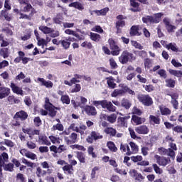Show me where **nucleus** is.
Masks as SVG:
<instances>
[{"mask_svg": "<svg viewBox=\"0 0 182 182\" xmlns=\"http://www.w3.org/2000/svg\"><path fill=\"white\" fill-rule=\"evenodd\" d=\"M158 75H159L160 77L163 79H167V72L164 69H161L157 72Z\"/></svg>", "mask_w": 182, "mask_h": 182, "instance_id": "69168bd1", "label": "nucleus"}, {"mask_svg": "<svg viewBox=\"0 0 182 182\" xmlns=\"http://www.w3.org/2000/svg\"><path fill=\"white\" fill-rule=\"evenodd\" d=\"M16 182H26V178H25V176L23 173H17L16 177Z\"/></svg>", "mask_w": 182, "mask_h": 182, "instance_id": "6e6d98bb", "label": "nucleus"}, {"mask_svg": "<svg viewBox=\"0 0 182 182\" xmlns=\"http://www.w3.org/2000/svg\"><path fill=\"white\" fill-rule=\"evenodd\" d=\"M154 159H156L157 164H159V166H162L163 167H166L167 164H170V163H171V160H170L169 157L155 155Z\"/></svg>", "mask_w": 182, "mask_h": 182, "instance_id": "9d476101", "label": "nucleus"}, {"mask_svg": "<svg viewBox=\"0 0 182 182\" xmlns=\"http://www.w3.org/2000/svg\"><path fill=\"white\" fill-rule=\"evenodd\" d=\"M158 153H159L161 156H168V157H171L172 160L176 159V152H173L171 149L160 147L158 148Z\"/></svg>", "mask_w": 182, "mask_h": 182, "instance_id": "1a4fd4ad", "label": "nucleus"}, {"mask_svg": "<svg viewBox=\"0 0 182 182\" xmlns=\"http://www.w3.org/2000/svg\"><path fill=\"white\" fill-rule=\"evenodd\" d=\"M136 99L141 103L143 106L146 107H150V106H153V98L149 94H139L136 97Z\"/></svg>", "mask_w": 182, "mask_h": 182, "instance_id": "39448f33", "label": "nucleus"}, {"mask_svg": "<svg viewBox=\"0 0 182 182\" xmlns=\"http://www.w3.org/2000/svg\"><path fill=\"white\" fill-rule=\"evenodd\" d=\"M145 69H150L151 68V60L150 58H145L144 60Z\"/></svg>", "mask_w": 182, "mask_h": 182, "instance_id": "0e129e2a", "label": "nucleus"}, {"mask_svg": "<svg viewBox=\"0 0 182 182\" xmlns=\"http://www.w3.org/2000/svg\"><path fill=\"white\" fill-rule=\"evenodd\" d=\"M136 60L134 54L129 52V50H124L119 57V60L122 65H127L129 62H133Z\"/></svg>", "mask_w": 182, "mask_h": 182, "instance_id": "20e7f679", "label": "nucleus"}, {"mask_svg": "<svg viewBox=\"0 0 182 182\" xmlns=\"http://www.w3.org/2000/svg\"><path fill=\"white\" fill-rule=\"evenodd\" d=\"M166 48L168 49V50H172V52H178V48H177L176 44H173V43H170L166 45Z\"/></svg>", "mask_w": 182, "mask_h": 182, "instance_id": "8fccbe9b", "label": "nucleus"}, {"mask_svg": "<svg viewBox=\"0 0 182 182\" xmlns=\"http://www.w3.org/2000/svg\"><path fill=\"white\" fill-rule=\"evenodd\" d=\"M9 161V156L8 155V153L3 152L0 155V174L2 176V167H4V170L5 171H10L12 173L14 171V168L15 167V165L12 163H8Z\"/></svg>", "mask_w": 182, "mask_h": 182, "instance_id": "f257e3e1", "label": "nucleus"}, {"mask_svg": "<svg viewBox=\"0 0 182 182\" xmlns=\"http://www.w3.org/2000/svg\"><path fill=\"white\" fill-rule=\"evenodd\" d=\"M109 65L111 69H117L119 68V65H117V63H116V60H114V58H112L109 60Z\"/></svg>", "mask_w": 182, "mask_h": 182, "instance_id": "13d9d810", "label": "nucleus"}, {"mask_svg": "<svg viewBox=\"0 0 182 182\" xmlns=\"http://www.w3.org/2000/svg\"><path fill=\"white\" fill-rule=\"evenodd\" d=\"M107 120L109 123H115L117 120V115L116 114H111L109 116L107 117Z\"/></svg>", "mask_w": 182, "mask_h": 182, "instance_id": "3c124183", "label": "nucleus"}, {"mask_svg": "<svg viewBox=\"0 0 182 182\" xmlns=\"http://www.w3.org/2000/svg\"><path fill=\"white\" fill-rule=\"evenodd\" d=\"M75 157L82 164H85L86 163V154L82 151H76Z\"/></svg>", "mask_w": 182, "mask_h": 182, "instance_id": "b1692460", "label": "nucleus"}, {"mask_svg": "<svg viewBox=\"0 0 182 182\" xmlns=\"http://www.w3.org/2000/svg\"><path fill=\"white\" fill-rule=\"evenodd\" d=\"M8 102L10 103V105H16L21 102V100L14 95H10L7 97Z\"/></svg>", "mask_w": 182, "mask_h": 182, "instance_id": "a19ab883", "label": "nucleus"}, {"mask_svg": "<svg viewBox=\"0 0 182 182\" xmlns=\"http://www.w3.org/2000/svg\"><path fill=\"white\" fill-rule=\"evenodd\" d=\"M104 132L105 133H106V134H109L111 137L116 136V134L117 133L116 129L113 127H107L105 129Z\"/></svg>", "mask_w": 182, "mask_h": 182, "instance_id": "c85d7f7f", "label": "nucleus"}, {"mask_svg": "<svg viewBox=\"0 0 182 182\" xmlns=\"http://www.w3.org/2000/svg\"><path fill=\"white\" fill-rule=\"evenodd\" d=\"M10 87L13 92V93H16V95H20L21 96H23V90L21 87H18L16 84L14 82H11Z\"/></svg>", "mask_w": 182, "mask_h": 182, "instance_id": "dca6fc26", "label": "nucleus"}, {"mask_svg": "<svg viewBox=\"0 0 182 182\" xmlns=\"http://www.w3.org/2000/svg\"><path fill=\"white\" fill-rule=\"evenodd\" d=\"M130 119V115L119 117L117 118V127H127V121Z\"/></svg>", "mask_w": 182, "mask_h": 182, "instance_id": "f8f14e48", "label": "nucleus"}, {"mask_svg": "<svg viewBox=\"0 0 182 182\" xmlns=\"http://www.w3.org/2000/svg\"><path fill=\"white\" fill-rule=\"evenodd\" d=\"M134 53H137L138 56H139V58H141L142 59H144V58H147V51L146 50L134 51Z\"/></svg>", "mask_w": 182, "mask_h": 182, "instance_id": "052dcab7", "label": "nucleus"}, {"mask_svg": "<svg viewBox=\"0 0 182 182\" xmlns=\"http://www.w3.org/2000/svg\"><path fill=\"white\" fill-rule=\"evenodd\" d=\"M37 82H40V85L44 86L47 89H52L53 87V82L50 80H46L45 78L38 77Z\"/></svg>", "mask_w": 182, "mask_h": 182, "instance_id": "4468645a", "label": "nucleus"}, {"mask_svg": "<svg viewBox=\"0 0 182 182\" xmlns=\"http://www.w3.org/2000/svg\"><path fill=\"white\" fill-rule=\"evenodd\" d=\"M109 11H110L109 7H105L104 9H102L101 10H94L93 12L94 14H96L97 16H106Z\"/></svg>", "mask_w": 182, "mask_h": 182, "instance_id": "bb28decb", "label": "nucleus"}, {"mask_svg": "<svg viewBox=\"0 0 182 182\" xmlns=\"http://www.w3.org/2000/svg\"><path fill=\"white\" fill-rule=\"evenodd\" d=\"M38 141L41 144H44L45 146H50V144H52L49 139L45 134L38 136Z\"/></svg>", "mask_w": 182, "mask_h": 182, "instance_id": "393cba45", "label": "nucleus"}, {"mask_svg": "<svg viewBox=\"0 0 182 182\" xmlns=\"http://www.w3.org/2000/svg\"><path fill=\"white\" fill-rule=\"evenodd\" d=\"M11 95V89L6 87H0V99H5Z\"/></svg>", "mask_w": 182, "mask_h": 182, "instance_id": "f3484780", "label": "nucleus"}, {"mask_svg": "<svg viewBox=\"0 0 182 182\" xmlns=\"http://www.w3.org/2000/svg\"><path fill=\"white\" fill-rule=\"evenodd\" d=\"M84 110L88 116H96L97 114V111H96V108L93 106L86 105Z\"/></svg>", "mask_w": 182, "mask_h": 182, "instance_id": "a211bd4d", "label": "nucleus"}, {"mask_svg": "<svg viewBox=\"0 0 182 182\" xmlns=\"http://www.w3.org/2000/svg\"><path fill=\"white\" fill-rule=\"evenodd\" d=\"M64 140L66 144H75L77 143V134L73 132L69 136H65Z\"/></svg>", "mask_w": 182, "mask_h": 182, "instance_id": "9b49d317", "label": "nucleus"}, {"mask_svg": "<svg viewBox=\"0 0 182 182\" xmlns=\"http://www.w3.org/2000/svg\"><path fill=\"white\" fill-rule=\"evenodd\" d=\"M90 39H91V41H93V42H100L102 39V36L98 33L91 32L90 33Z\"/></svg>", "mask_w": 182, "mask_h": 182, "instance_id": "2f4dec72", "label": "nucleus"}, {"mask_svg": "<svg viewBox=\"0 0 182 182\" xmlns=\"http://www.w3.org/2000/svg\"><path fill=\"white\" fill-rule=\"evenodd\" d=\"M132 122H133L136 126H139V124H143V123L146 122V119L141 118L137 115H132Z\"/></svg>", "mask_w": 182, "mask_h": 182, "instance_id": "a878e982", "label": "nucleus"}, {"mask_svg": "<svg viewBox=\"0 0 182 182\" xmlns=\"http://www.w3.org/2000/svg\"><path fill=\"white\" fill-rule=\"evenodd\" d=\"M107 146L108 147L109 150L112 151V153H116L117 151V147L114 142L109 141L107 143Z\"/></svg>", "mask_w": 182, "mask_h": 182, "instance_id": "e433bc0d", "label": "nucleus"}, {"mask_svg": "<svg viewBox=\"0 0 182 182\" xmlns=\"http://www.w3.org/2000/svg\"><path fill=\"white\" fill-rule=\"evenodd\" d=\"M53 21L54 23H56V25H61L62 21H63V16H62V14H57L56 16L53 18Z\"/></svg>", "mask_w": 182, "mask_h": 182, "instance_id": "f704fd0d", "label": "nucleus"}, {"mask_svg": "<svg viewBox=\"0 0 182 182\" xmlns=\"http://www.w3.org/2000/svg\"><path fill=\"white\" fill-rule=\"evenodd\" d=\"M160 112L162 116H168L171 114V110L167 107H161Z\"/></svg>", "mask_w": 182, "mask_h": 182, "instance_id": "de8ad7c7", "label": "nucleus"}, {"mask_svg": "<svg viewBox=\"0 0 182 182\" xmlns=\"http://www.w3.org/2000/svg\"><path fill=\"white\" fill-rule=\"evenodd\" d=\"M130 5L132 6V8L129 9L132 12H140L141 11L140 4L136 2L135 0H130Z\"/></svg>", "mask_w": 182, "mask_h": 182, "instance_id": "4be33fe9", "label": "nucleus"}, {"mask_svg": "<svg viewBox=\"0 0 182 182\" xmlns=\"http://www.w3.org/2000/svg\"><path fill=\"white\" fill-rule=\"evenodd\" d=\"M164 15L163 13H156L154 14V16H145L142 17V22L146 25L160 23V22H161V17Z\"/></svg>", "mask_w": 182, "mask_h": 182, "instance_id": "7ed1b4c3", "label": "nucleus"}, {"mask_svg": "<svg viewBox=\"0 0 182 182\" xmlns=\"http://www.w3.org/2000/svg\"><path fill=\"white\" fill-rule=\"evenodd\" d=\"M121 106L124 107V109H126V110H129V109L132 107V102H130V100L128 99L124 98L121 101Z\"/></svg>", "mask_w": 182, "mask_h": 182, "instance_id": "c756f323", "label": "nucleus"}, {"mask_svg": "<svg viewBox=\"0 0 182 182\" xmlns=\"http://www.w3.org/2000/svg\"><path fill=\"white\" fill-rule=\"evenodd\" d=\"M135 132L138 133V134H148L150 129L146 125H141L135 128Z\"/></svg>", "mask_w": 182, "mask_h": 182, "instance_id": "412c9836", "label": "nucleus"}, {"mask_svg": "<svg viewBox=\"0 0 182 182\" xmlns=\"http://www.w3.org/2000/svg\"><path fill=\"white\" fill-rule=\"evenodd\" d=\"M108 43L112 51L109 48L102 46V50L105 55H112V56H119L120 55V48L116 44V41L113 38L108 39Z\"/></svg>", "mask_w": 182, "mask_h": 182, "instance_id": "f03ea898", "label": "nucleus"}, {"mask_svg": "<svg viewBox=\"0 0 182 182\" xmlns=\"http://www.w3.org/2000/svg\"><path fill=\"white\" fill-rule=\"evenodd\" d=\"M102 109H106L107 110H108V112H116L117 107L113 105V103H112V102L105 100Z\"/></svg>", "mask_w": 182, "mask_h": 182, "instance_id": "6ab92c4d", "label": "nucleus"}, {"mask_svg": "<svg viewBox=\"0 0 182 182\" xmlns=\"http://www.w3.org/2000/svg\"><path fill=\"white\" fill-rule=\"evenodd\" d=\"M63 171H64L65 174H67V176H73L75 169H73L72 165L67 164V165L63 167Z\"/></svg>", "mask_w": 182, "mask_h": 182, "instance_id": "5701e85b", "label": "nucleus"}, {"mask_svg": "<svg viewBox=\"0 0 182 182\" xmlns=\"http://www.w3.org/2000/svg\"><path fill=\"white\" fill-rule=\"evenodd\" d=\"M126 26V21H117L115 23V28L117 31V33L122 32V28H124Z\"/></svg>", "mask_w": 182, "mask_h": 182, "instance_id": "72a5a7b5", "label": "nucleus"}, {"mask_svg": "<svg viewBox=\"0 0 182 182\" xmlns=\"http://www.w3.org/2000/svg\"><path fill=\"white\" fill-rule=\"evenodd\" d=\"M45 109L48 112L50 117H55L58 113L57 110H59V108L58 107H55L53 105L50 106L46 105Z\"/></svg>", "mask_w": 182, "mask_h": 182, "instance_id": "2eb2a0df", "label": "nucleus"}, {"mask_svg": "<svg viewBox=\"0 0 182 182\" xmlns=\"http://www.w3.org/2000/svg\"><path fill=\"white\" fill-rule=\"evenodd\" d=\"M36 173L37 177H44V176H46V171H42L41 167H38Z\"/></svg>", "mask_w": 182, "mask_h": 182, "instance_id": "864d4df0", "label": "nucleus"}, {"mask_svg": "<svg viewBox=\"0 0 182 182\" xmlns=\"http://www.w3.org/2000/svg\"><path fill=\"white\" fill-rule=\"evenodd\" d=\"M61 102L62 103H64L65 105H70V98L69 97V95H62L61 96Z\"/></svg>", "mask_w": 182, "mask_h": 182, "instance_id": "bf43d9fd", "label": "nucleus"}, {"mask_svg": "<svg viewBox=\"0 0 182 182\" xmlns=\"http://www.w3.org/2000/svg\"><path fill=\"white\" fill-rule=\"evenodd\" d=\"M160 122H161L160 117H159V116L156 117L154 115L149 116V122L150 123H154V124H160Z\"/></svg>", "mask_w": 182, "mask_h": 182, "instance_id": "c9c22d12", "label": "nucleus"}, {"mask_svg": "<svg viewBox=\"0 0 182 182\" xmlns=\"http://www.w3.org/2000/svg\"><path fill=\"white\" fill-rule=\"evenodd\" d=\"M48 139H50L51 143L53 144H60V137H56L53 135H50L48 136Z\"/></svg>", "mask_w": 182, "mask_h": 182, "instance_id": "49530a36", "label": "nucleus"}, {"mask_svg": "<svg viewBox=\"0 0 182 182\" xmlns=\"http://www.w3.org/2000/svg\"><path fill=\"white\" fill-rule=\"evenodd\" d=\"M165 82H166V87L173 88L176 87V80L171 78L166 79Z\"/></svg>", "mask_w": 182, "mask_h": 182, "instance_id": "79ce46f5", "label": "nucleus"}, {"mask_svg": "<svg viewBox=\"0 0 182 182\" xmlns=\"http://www.w3.org/2000/svg\"><path fill=\"white\" fill-rule=\"evenodd\" d=\"M140 31V26L134 25L129 29V35L131 37L133 36H141L142 33Z\"/></svg>", "mask_w": 182, "mask_h": 182, "instance_id": "ddd939ff", "label": "nucleus"}, {"mask_svg": "<svg viewBox=\"0 0 182 182\" xmlns=\"http://www.w3.org/2000/svg\"><path fill=\"white\" fill-rule=\"evenodd\" d=\"M28 112H25L24 110L17 112L14 115L15 119H20L21 122L26 120V119H28Z\"/></svg>", "mask_w": 182, "mask_h": 182, "instance_id": "aec40b11", "label": "nucleus"}, {"mask_svg": "<svg viewBox=\"0 0 182 182\" xmlns=\"http://www.w3.org/2000/svg\"><path fill=\"white\" fill-rule=\"evenodd\" d=\"M129 176L134 178V182H144L146 177L136 169H130Z\"/></svg>", "mask_w": 182, "mask_h": 182, "instance_id": "0eeeda50", "label": "nucleus"}, {"mask_svg": "<svg viewBox=\"0 0 182 182\" xmlns=\"http://www.w3.org/2000/svg\"><path fill=\"white\" fill-rule=\"evenodd\" d=\"M26 157H27V159H30L31 160H36V159H38V156L31 151H28V153L26 154Z\"/></svg>", "mask_w": 182, "mask_h": 182, "instance_id": "774afa93", "label": "nucleus"}, {"mask_svg": "<svg viewBox=\"0 0 182 182\" xmlns=\"http://www.w3.org/2000/svg\"><path fill=\"white\" fill-rule=\"evenodd\" d=\"M129 145L134 154L139 151V146L134 142L131 141Z\"/></svg>", "mask_w": 182, "mask_h": 182, "instance_id": "338daca9", "label": "nucleus"}, {"mask_svg": "<svg viewBox=\"0 0 182 182\" xmlns=\"http://www.w3.org/2000/svg\"><path fill=\"white\" fill-rule=\"evenodd\" d=\"M131 45L132 46H134L135 49H139V50H142V49H144L143 46H141V44H140L139 43H138L136 41H131Z\"/></svg>", "mask_w": 182, "mask_h": 182, "instance_id": "5fc2aeb1", "label": "nucleus"}, {"mask_svg": "<svg viewBox=\"0 0 182 182\" xmlns=\"http://www.w3.org/2000/svg\"><path fill=\"white\" fill-rule=\"evenodd\" d=\"M132 114H136V116H141L143 114V112H141L140 109L135 106L132 108Z\"/></svg>", "mask_w": 182, "mask_h": 182, "instance_id": "e2e57ef3", "label": "nucleus"}, {"mask_svg": "<svg viewBox=\"0 0 182 182\" xmlns=\"http://www.w3.org/2000/svg\"><path fill=\"white\" fill-rule=\"evenodd\" d=\"M87 154L89 156H91L92 159L97 158V154H96V152H95V147L92 145L88 146Z\"/></svg>", "mask_w": 182, "mask_h": 182, "instance_id": "4c0bfd02", "label": "nucleus"}, {"mask_svg": "<svg viewBox=\"0 0 182 182\" xmlns=\"http://www.w3.org/2000/svg\"><path fill=\"white\" fill-rule=\"evenodd\" d=\"M23 12H31L33 11V15H35L36 14V11L35 10V8L32 6V4L31 3H28L23 8Z\"/></svg>", "mask_w": 182, "mask_h": 182, "instance_id": "473e14b6", "label": "nucleus"}, {"mask_svg": "<svg viewBox=\"0 0 182 182\" xmlns=\"http://www.w3.org/2000/svg\"><path fill=\"white\" fill-rule=\"evenodd\" d=\"M152 167L156 173V174H163V169L160 168L159 166L157 165V164H152Z\"/></svg>", "mask_w": 182, "mask_h": 182, "instance_id": "603ef678", "label": "nucleus"}, {"mask_svg": "<svg viewBox=\"0 0 182 182\" xmlns=\"http://www.w3.org/2000/svg\"><path fill=\"white\" fill-rule=\"evenodd\" d=\"M168 72L170 75H172L173 76H176V77H182V70L169 69Z\"/></svg>", "mask_w": 182, "mask_h": 182, "instance_id": "37998d69", "label": "nucleus"}, {"mask_svg": "<svg viewBox=\"0 0 182 182\" xmlns=\"http://www.w3.org/2000/svg\"><path fill=\"white\" fill-rule=\"evenodd\" d=\"M65 129V127H63V124H57L55 125H53L51 128L52 132H56V130H58V132H63Z\"/></svg>", "mask_w": 182, "mask_h": 182, "instance_id": "a18cd8bd", "label": "nucleus"}, {"mask_svg": "<svg viewBox=\"0 0 182 182\" xmlns=\"http://www.w3.org/2000/svg\"><path fill=\"white\" fill-rule=\"evenodd\" d=\"M103 139V135L96 131H92L90 134L87 137L86 141L90 144H93V141H96L97 140H100Z\"/></svg>", "mask_w": 182, "mask_h": 182, "instance_id": "6e6552de", "label": "nucleus"}, {"mask_svg": "<svg viewBox=\"0 0 182 182\" xmlns=\"http://www.w3.org/2000/svg\"><path fill=\"white\" fill-rule=\"evenodd\" d=\"M70 8H75V9H78V11H83L85 9V7L83 6V4H82L79 1H75L68 5Z\"/></svg>", "mask_w": 182, "mask_h": 182, "instance_id": "cd10ccee", "label": "nucleus"}, {"mask_svg": "<svg viewBox=\"0 0 182 182\" xmlns=\"http://www.w3.org/2000/svg\"><path fill=\"white\" fill-rule=\"evenodd\" d=\"M60 45H62L63 49L68 50L69 48H70V42L66 40H61L60 41Z\"/></svg>", "mask_w": 182, "mask_h": 182, "instance_id": "09e8293b", "label": "nucleus"}, {"mask_svg": "<svg viewBox=\"0 0 182 182\" xmlns=\"http://www.w3.org/2000/svg\"><path fill=\"white\" fill-rule=\"evenodd\" d=\"M39 30L41 31V32L44 33L45 35H48L49 33H52V32H54L53 29L45 26H40Z\"/></svg>", "mask_w": 182, "mask_h": 182, "instance_id": "58836bf2", "label": "nucleus"}, {"mask_svg": "<svg viewBox=\"0 0 182 182\" xmlns=\"http://www.w3.org/2000/svg\"><path fill=\"white\" fill-rule=\"evenodd\" d=\"M1 15L6 19V21H8V22H10V21H12V17H11V15H9V13H8V11L2 10L1 11Z\"/></svg>", "mask_w": 182, "mask_h": 182, "instance_id": "c03bdc74", "label": "nucleus"}, {"mask_svg": "<svg viewBox=\"0 0 182 182\" xmlns=\"http://www.w3.org/2000/svg\"><path fill=\"white\" fill-rule=\"evenodd\" d=\"M124 93H129V95H134L136 93L131 90L127 85L122 86L121 90L116 89L111 94L112 97H117V96H123Z\"/></svg>", "mask_w": 182, "mask_h": 182, "instance_id": "423d86ee", "label": "nucleus"}, {"mask_svg": "<svg viewBox=\"0 0 182 182\" xmlns=\"http://www.w3.org/2000/svg\"><path fill=\"white\" fill-rule=\"evenodd\" d=\"M33 18V11H31L28 15L25 14L23 13H20L19 19H27L28 21H31Z\"/></svg>", "mask_w": 182, "mask_h": 182, "instance_id": "ea45409f", "label": "nucleus"}, {"mask_svg": "<svg viewBox=\"0 0 182 182\" xmlns=\"http://www.w3.org/2000/svg\"><path fill=\"white\" fill-rule=\"evenodd\" d=\"M70 149H73V150H75V149H77V150H80L81 151H86V148L79 144L70 145Z\"/></svg>", "mask_w": 182, "mask_h": 182, "instance_id": "680f3d73", "label": "nucleus"}, {"mask_svg": "<svg viewBox=\"0 0 182 182\" xmlns=\"http://www.w3.org/2000/svg\"><path fill=\"white\" fill-rule=\"evenodd\" d=\"M82 48H86L87 49H93V44L87 41H84L81 43Z\"/></svg>", "mask_w": 182, "mask_h": 182, "instance_id": "4d7b16f0", "label": "nucleus"}, {"mask_svg": "<svg viewBox=\"0 0 182 182\" xmlns=\"http://www.w3.org/2000/svg\"><path fill=\"white\" fill-rule=\"evenodd\" d=\"M11 53L9 48H2L0 49V56L4 58V59H6V58H9V54Z\"/></svg>", "mask_w": 182, "mask_h": 182, "instance_id": "7c9ffc66", "label": "nucleus"}]
</instances>
